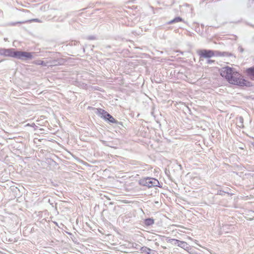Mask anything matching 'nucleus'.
<instances>
[{"instance_id":"nucleus-1","label":"nucleus","mask_w":254,"mask_h":254,"mask_svg":"<svg viewBox=\"0 0 254 254\" xmlns=\"http://www.w3.org/2000/svg\"><path fill=\"white\" fill-rule=\"evenodd\" d=\"M220 73L231 84L247 87H250L252 85L251 82L244 78L243 76L235 69L228 66L222 68Z\"/></svg>"},{"instance_id":"nucleus-2","label":"nucleus","mask_w":254,"mask_h":254,"mask_svg":"<svg viewBox=\"0 0 254 254\" xmlns=\"http://www.w3.org/2000/svg\"><path fill=\"white\" fill-rule=\"evenodd\" d=\"M197 53L200 58H210L215 55L214 51L206 49L198 50Z\"/></svg>"},{"instance_id":"nucleus-3","label":"nucleus","mask_w":254,"mask_h":254,"mask_svg":"<svg viewBox=\"0 0 254 254\" xmlns=\"http://www.w3.org/2000/svg\"><path fill=\"white\" fill-rule=\"evenodd\" d=\"M15 55H16V58L21 60L31 59L33 57L32 53L23 51H17Z\"/></svg>"},{"instance_id":"nucleus-4","label":"nucleus","mask_w":254,"mask_h":254,"mask_svg":"<svg viewBox=\"0 0 254 254\" xmlns=\"http://www.w3.org/2000/svg\"><path fill=\"white\" fill-rule=\"evenodd\" d=\"M144 185L148 188L157 186L159 182L157 180L153 178H146L142 181Z\"/></svg>"},{"instance_id":"nucleus-5","label":"nucleus","mask_w":254,"mask_h":254,"mask_svg":"<svg viewBox=\"0 0 254 254\" xmlns=\"http://www.w3.org/2000/svg\"><path fill=\"white\" fill-rule=\"evenodd\" d=\"M245 73L249 79L254 81V66L247 68L245 71Z\"/></svg>"},{"instance_id":"nucleus-6","label":"nucleus","mask_w":254,"mask_h":254,"mask_svg":"<svg viewBox=\"0 0 254 254\" xmlns=\"http://www.w3.org/2000/svg\"><path fill=\"white\" fill-rule=\"evenodd\" d=\"M141 253H145L146 254H153L154 252L146 247H142L140 249Z\"/></svg>"},{"instance_id":"nucleus-7","label":"nucleus","mask_w":254,"mask_h":254,"mask_svg":"<svg viewBox=\"0 0 254 254\" xmlns=\"http://www.w3.org/2000/svg\"><path fill=\"white\" fill-rule=\"evenodd\" d=\"M5 54L8 56L16 58V54H17V51H15L14 49H9L5 51Z\"/></svg>"},{"instance_id":"nucleus-8","label":"nucleus","mask_w":254,"mask_h":254,"mask_svg":"<svg viewBox=\"0 0 254 254\" xmlns=\"http://www.w3.org/2000/svg\"><path fill=\"white\" fill-rule=\"evenodd\" d=\"M172 240L175 242V245H177L178 246L181 247L182 248L185 247L187 245V243L183 241H180L175 239H173Z\"/></svg>"},{"instance_id":"nucleus-9","label":"nucleus","mask_w":254,"mask_h":254,"mask_svg":"<svg viewBox=\"0 0 254 254\" xmlns=\"http://www.w3.org/2000/svg\"><path fill=\"white\" fill-rule=\"evenodd\" d=\"M144 223L145 226H149L154 223V220L152 218H147L144 220Z\"/></svg>"},{"instance_id":"nucleus-10","label":"nucleus","mask_w":254,"mask_h":254,"mask_svg":"<svg viewBox=\"0 0 254 254\" xmlns=\"http://www.w3.org/2000/svg\"><path fill=\"white\" fill-rule=\"evenodd\" d=\"M33 64L36 65H41L43 66H47V63L41 60L34 61Z\"/></svg>"},{"instance_id":"nucleus-11","label":"nucleus","mask_w":254,"mask_h":254,"mask_svg":"<svg viewBox=\"0 0 254 254\" xmlns=\"http://www.w3.org/2000/svg\"><path fill=\"white\" fill-rule=\"evenodd\" d=\"M97 112L98 114L100 115H101V117L103 118H104L105 116H106V114H107L108 113L105 111L104 110L102 109H97Z\"/></svg>"},{"instance_id":"nucleus-12","label":"nucleus","mask_w":254,"mask_h":254,"mask_svg":"<svg viewBox=\"0 0 254 254\" xmlns=\"http://www.w3.org/2000/svg\"><path fill=\"white\" fill-rule=\"evenodd\" d=\"M108 120L112 123H117V121H116L112 116H111L110 117H109V118L108 119Z\"/></svg>"},{"instance_id":"nucleus-13","label":"nucleus","mask_w":254,"mask_h":254,"mask_svg":"<svg viewBox=\"0 0 254 254\" xmlns=\"http://www.w3.org/2000/svg\"><path fill=\"white\" fill-rule=\"evenodd\" d=\"M111 115L110 114H109V113H107V114H106V116H105L104 117V119L105 120H107L109 118V117H110Z\"/></svg>"},{"instance_id":"nucleus-14","label":"nucleus","mask_w":254,"mask_h":254,"mask_svg":"<svg viewBox=\"0 0 254 254\" xmlns=\"http://www.w3.org/2000/svg\"><path fill=\"white\" fill-rule=\"evenodd\" d=\"M182 20V19L180 17L176 18L173 21L175 22H179Z\"/></svg>"},{"instance_id":"nucleus-15","label":"nucleus","mask_w":254,"mask_h":254,"mask_svg":"<svg viewBox=\"0 0 254 254\" xmlns=\"http://www.w3.org/2000/svg\"><path fill=\"white\" fill-rule=\"evenodd\" d=\"M35 126V124L34 123H33L32 125H30L29 124H27L26 126H30L34 127Z\"/></svg>"},{"instance_id":"nucleus-16","label":"nucleus","mask_w":254,"mask_h":254,"mask_svg":"<svg viewBox=\"0 0 254 254\" xmlns=\"http://www.w3.org/2000/svg\"><path fill=\"white\" fill-rule=\"evenodd\" d=\"M212 62H214V61H212V60H208V61H207V63H208V64H210V63H212Z\"/></svg>"}]
</instances>
